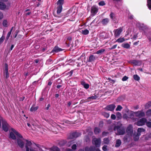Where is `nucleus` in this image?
Masks as SVG:
<instances>
[{
    "mask_svg": "<svg viewBox=\"0 0 151 151\" xmlns=\"http://www.w3.org/2000/svg\"><path fill=\"white\" fill-rule=\"evenodd\" d=\"M133 77L135 80L138 81L140 79V77L137 75H134Z\"/></svg>",
    "mask_w": 151,
    "mask_h": 151,
    "instance_id": "f704fd0d",
    "label": "nucleus"
},
{
    "mask_svg": "<svg viewBox=\"0 0 151 151\" xmlns=\"http://www.w3.org/2000/svg\"><path fill=\"white\" fill-rule=\"evenodd\" d=\"M21 139H17V143L19 145V146L21 147L22 148L23 147L24 145V141H25L23 137L22 138H21Z\"/></svg>",
    "mask_w": 151,
    "mask_h": 151,
    "instance_id": "9b49d317",
    "label": "nucleus"
},
{
    "mask_svg": "<svg viewBox=\"0 0 151 151\" xmlns=\"http://www.w3.org/2000/svg\"><path fill=\"white\" fill-rule=\"evenodd\" d=\"M147 121V120L145 118H142L138 121L136 123V124L138 126H142L145 124Z\"/></svg>",
    "mask_w": 151,
    "mask_h": 151,
    "instance_id": "423d86ee",
    "label": "nucleus"
},
{
    "mask_svg": "<svg viewBox=\"0 0 151 151\" xmlns=\"http://www.w3.org/2000/svg\"><path fill=\"white\" fill-rule=\"evenodd\" d=\"M62 50L61 48H59L58 47L55 46L52 50V52H58Z\"/></svg>",
    "mask_w": 151,
    "mask_h": 151,
    "instance_id": "aec40b11",
    "label": "nucleus"
},
{
    "mask_svg": "<svg viewBox=\"0 0 151 151\" xmlns=\"http://www.w3.org/2000/svg\"><path fill=\"white\" fill-rule=\"evenodd\" d=\"M116 106L114 104H111L107 106L104 109L106 110L113 111L115 108Z\"/></svg>",
    "mask_w": 151,
    "mask_h": 151,
    "instance_id": "0eeeda50",
    "label": "nucleus"
},
{
    "mask_svg": "<svg viewBox=\"0 0 151 151\" xmlns=\"http://www.w3.org/2000/svg\"><path fill=\"white\" fill-rule=\"evenodd\" d=\"M117 46V45H113L111 47V48L110 49H115V48H116V47Z\"/></svg>",
    "mask_w": 151,
    "mask_h": 151,
    "instance_id": "bf43d9fd",
    "label": "nucleus"
},
{
    "mask_svg": "<svg viewBox=\"0 0 151 151\" xmlns=\"http://www.w3.org/2000/svg\"><path fill=\"white\" fill-rule=\"evenodd\" d=\"M146 123L147 126L148 127L151 128V122H147Z\"/></svg>",
    "mask_w": 151,
    "mask_h": 151,
    "instance_id": "8fccbe9b",
    "label": "nucleus"
},
{
    "mask_svg": "<svg viewBox=\"0 0 151 151\" xmlns=\"http://www.w3.org/2000/svg\"><path fill=\"white\" fill-rule=\"evenodd\" d=\"M146 115L147 116H151V109H149L146 112Z\"/></svg>",
    "mask_w": 151,
    "mask_h": 151,
    "instance_id": "58836bf2",
    "label": "nucleus"
},
{
    "mask_svg": "<svg viewBox=\"0 0 151 151\" xmlns=\"http://www.w3.org/2000/svg\"><path fill=\"white\" fill-rule=\"evenodd\" d=\"M92 143L93 144L95 145L96 147H100L101 143V139L100 138H93L92 140Z\"/></svg>",
    "mask_w": 151,
    "mask_h": 151,
    "instance_id": "39448f33",
    "label": "nucleus"
},
{
    "mask_svg": "<svg viewBox=\"0 0 151 151\" xmlns=\"http://www.w3.org/2000/svg\"><path fill=\"white\" fill-rule=\"evenodd\" d=\"M10 6V4H9L6 6L3 3L0 2V9L1 10H5L8 9Z\"/></svg>",
    "mask_w": 151,
    "mask_h": 151,
    "instance_id": "6e6552de",
    "label": "nucleus"
},
{
    "mask_svg": "<svg viewBox=\"0 0 151 151\" xmlns=\"http://www.w3.org/2000/svg\"><path fill=\"white\" fill-rule=\"evenodd\" d=\"M59 149L57 147L54 146L52 147L51 151H59Z\"/></svg>",
    "mask_w": 151,
    "mask_h": 151,
    "instance_id": "7c9ffc66",
    "label": "nucleus"
},
{
    "mask_svg": "<svg viewBox=\"0 0 151 151\" xmlns=\"http://www.w3.org/2000/svg\"><path fill=\"white\" fill-rule=\"evenodd\" d=\"M142 63L141 60H132L130 61V63L135 65H140L142 64Z\"/></svg>",
    "mask_w": 151,
    "mask_h": 151,
    "instance_id": "9d476101",
    "label": "nucleus"
},
{
    "mask_svg": "<svg viewBox=\"0 0 151 151\" xmlns=\"http://www.w3.org/2000/svg\"><path fill=\"white\" fill-rule=\"evenodd\" d=\"M111 117L112 119L115 120L116 118V116L114 114H112L111 115Z\"/></svg>",
    "mask_w": 151,
    "mask_h": 151,
    "instance_id": "603ef678",
    "label": "nucleus"
},
{
    "mask_svg": "<svg viewBox=\"0 0 151 151\" xmlns=\"http://www.w3.org/2000/svg\"><path fill=\"white\" fill-rule=\"evenodd\" d=\"M11 132H10V137L13 139H15L16 137L14 135L15 134L19 138H22V136L15 129L12 128L11 129Z\"/></svg>",
    "mask_w": 151,
    "mask_h": 151,
    "instance_id": "f03ea898",
    "label": "nucleus"
},
{
    "mask_svg": "<svg viewBox=\"0 0 151 151\" xmlns=\"http://www.w3.org/2000/svg\"><path fill=\"white\" fill-rule=\"evenodd\" d=\"M147 3L148 8L150 9H151V0H148Z\"/></svg>",
    "mask_w": 151,
    "mask_h": 151,
    "instance_id": "79ce46f5",
    "label": "nucleus"
},
{
    "mask_svg": "<svg viewBox=\"0 0 151 151\" xmlns=\"http://www.w3.org/2000/svg\"><path fill=\"white\" fill-rule=\"evenodd\" d=\"M133 132L132 126V125H129L127 129V132L128 134L131 136Z\"/></svg>",
    "mask_w": 151,
    "mask_h": 151,
    "instance_id": "1a4fd4ad",
    "label": "nucleus"
},
{
    "mask_svg": "<svg viewBox=\"0 0 151 151\" xmlns=\"http://www.w3.org/2000/svg\"><path fill=\"white\" fill-rule=\"evenodd\" d=\"M122 107L120 105H118L116 109V111H120L122 109Z\"/></svg>",
    "mask_w": 151,
    "mask_h": 151,
    "instance_id": "37998d69",
    "label": "nucleus"
},
{
    "mask_svg": "<svg viewBox=\"0 0 151 151\" xmlns=\"http://www.w3.org/2000/svg\"><path fill=\"white\" fill-rule=\"evenodd\" d=\"M26 141L27 142L25 146L26 151H29V148L28 147L32 145V143L31 142L28 141L27 140H26Z\"/></svg>",
    "mask_w": 151,
    "mask_h": 151,
    "instance_id": "dca6fc26",
    "label": "nucleus"
},
{
    "mask_svg": "<svg viewBox=\"0 0 151 151\" xmlns=\"http://www.w3.org/2000/svg\"><path fill=\"white\" fill-rule=\"evenodd\" d=\"M105 51V50L104 49H102L99 50L97 51L96 53L97 54H101L103 53Z\"/></svg>",
    "mask_w": 151,
    "mask_h": 151,
    "instance_id": "c85d7f7f",
    "label": "nucleus"
},
{
    "mask_svg": "<svg viewBox=\"0 0 151 151\" xmlns=\"http://www.w3.org/2000/svg\"><path fill=\"white\" fill-rule=\"evenodd\" d=\"M13 27H12L10 30V31L8 33L6 37V38L7 40L8 39L11 33V32H12V31L13 29Z\"/></svg>",
    "mask_w": 151,
    "mask_h": 151,
    "instance_id": "a19ab883",
    "label": "nucleus"
},
{
    "mask_svg": "<svg viewBox=\"0 0 151 151\" xmlns=\"http://www.w3.org/2000/svg\"><path fill=\"white\" fill-rule=\"evenodd\" d=\"M57 14H60L62 11V6H58L57 7Z\"/></svg>",
    "mask_w": 151,
    "mask_h": 151,
    "instance_id": "4be33fe9",
    "label": "nucleus"
},
{
    "mask_svg": "<svg viewBox=\"0 0 151 151\" xmlns=\"http://www.w3.org/2000/svg\"><path fill=\"white\" fill-rule=\"evenodd\" d=\"M95 59V57L93 55H91L90 56L89 58L88 61L91 62Z\"/></svg>",
    "mask_w": 151,
    "mask_h": 151,
    "instance_id": "bb28decb",
    "label": "nucleus"
},
{
    "mask_svg": "<svg viewBox=\"0 0 151 151\" xmlns=\"http://www.w3.org/2000/svg\"><path fill=\"white\" fill-rule=\"evenodd\" d=\"M109 21V19L108 18H106L102 19L101 23L104 25L107 24Z\"/></svg>",
    "mask_w": 151,
    "mask_h": 151,
    "instance_id": "f3484780",
    "label": "nucleus"
},
{
    "mask_svg": "<svg viewBox=\"0 0 151 151\" xmlns=\"http://www.w3.org/2000/svg\"><path fill=\"white\" fill-rule=\"evenodd\" d=\"M52 83V82H49L48 83V85H51Z\"/></svg>",
    "mask_w": 151,
    "mask_h": 151,
    "instance_id": "0e129e2a",
    "label": "nucleus"
},
{
    "mask_svg": "<svg viewBox=\"0 0 151 151\" xmlns=\"http://www.w3.org/2000/svg\"><path fill=\"white\" fill-rule=\"evenodd\" d=\"M98 9L95 6H93L91 8V13L95 14L98 11Z\"/></svg>",
    "mask_w": 151,
    "mask_h": 151,
    "instance_id": "4468645a",
    "label": "nucleus"
},
{
    "mask_svg": "<svg viewBox=\"0 0 151 151\" xmlns=\"http://www.w3.org/2000/svg\"><path fill=\"white\" fill-rule=\"evenodd\" d=\"M64 0H58L57 2V5L58 6H62L63 4Z\"/></svg>",
    "mask_w": 151,
    "mask_h": 151,
    "instance_id": "cd10ccee",
    "label": "nucleus"
},
{
    "mask_svg": "<svg viewBox=\"0 0 151 151\" xmlns=\"http://www.w3.org/2000/svg\"><path fill=\"white\" fill-rule=\"evenodd\" d=\"M129 116L130 118L135 121H136V119L134 118V116L140 118L145 116V113L142 110L135 112L130 111L129 112Z\"/></svg>",
    "mask_w": 151,
    "mask_h": 151,
    "instance_id": "f257e3e1",
    "label": "nucleus"
},
{
    "mask_svg": "<svg viewBox=\"0 0 151 151\" xmlns=\"http://www.w3.org/2000/svg\"><path fill=\"white\" fill-rule=\"evenodd\" d=\"M104 142L105 144H108L109 142V140L108 138H105L104 139Z\"/></svg>",
    "mask_w": 151,
    "mask_h": 151,
    "instance_id": "a18cd8bd",
    "label": "nucleus"
},
{
    "mask_svg": "<svg viewBox=\"0 0 151 151\" xmlns=\"http://www.w3.org/2000/svg\"><path fill=\"white\" fill-rule=\"evenodd\" d=\"M4 17L2 13L0 11V20L2 19Z\"/></svg>",
    "mask_w": 151,
    "mask_h": 151,
    "instance_id": "5fc2aeb1",
    "label": "nucleus"
},
{
    "mask_svg": "<svg viewBox=\"0 0 151 151\" xmlns=\"http://www.w3.org/2000/svg\"><path fill=\"white\" fill-rule=\"evenodd\" d=\"M43 100V98H41L40 99V101H42Z\"/></svg>",
    "mask_w": 151,
    "mask_h": 151,
    "instance_id": "338daca9",
    "label": "nucleus"
},
{
    "mask_svg": "<svg viewBox=\"0 0 151 151\" xmlns=\"http://www.w3.org/2000/svg\"><path fill=\"white\" fill-rule=\"evenodd\" d=\"M97 97L96 96H92L91 97H89L88 98V100H89L90 99H96L97 98Z\"/></svg>",
    "mask_w": 151,
    "mask_h": 151,
    "instance_id": "ea45409f",
    "label": "nucleus"
},
{
    "mask_svg": "<svg viewBox=\"0 0 151 151\" xmlns=\"http://www.w3.org/2000/svg\"><path fill=\"white\" fill-rule=\"evenodd\" d=\"M6 67L5 68V70H6V73H5V75H6V78H8L9 77V73L8 72V69L7 68V65H6Z\"/></svg>",
    "mask_w": 151,
    "mask_h": 151,
    "instance_id": "c756f323",
    "label": "nucleus"
},
{
    "mask_svg": "<svg viewBox=\"0 0 151 151\" xmlns=\"http://www.w3.org/2000/svg\"><path fill=\"white\" fill-rule=\"evenodd\" d=\"M100 132V130L97 127H96L94 129V132L95 134H98Z\"/></svg>",
    "mask_w": 151,
    "mask_h": 151,
    "instance_id": "473e14b6",
    "label": "nucleus"
},
{
    "mask_svg": "<svg viewBox=\"0 0 151 151\" xmlns=\"http://www.w3.org/2000/svg\"><path fill=\"white\" fill-rule=\"evenodd\" d=\"M14 47V45H12L11 48L10 49V50H12V49Z\"/></svg>",
    "mask_w": 151,
    "mask_h": 151,
    "instance_id": "680f3d73",
    "label": "nucleus"
},
{
    "mask_svg": "<svg viewBox=\"0 0 151 151\" xmlns=\"http://www.w3.org/2000/svg\"><path fill=\"white\" fill-rule=\"evenodd\" d=\"M103 123L102 121H100L99 124V126L100 127H102L103 126Z\"/></svg>",
    "mask_w": 151,
    "mask_h": 151,
    "instance_id": "6e6d98bb",
    "label": "nucleus"
},
{
    "mask_svg": "<svg viewBox=\"0 0 151 151\" xmlns=\"http://www.w3.org/2000/svg\"><path fill=\"white\" fill-rule=\"evenodd\" d=\"M107 146L106 145H104L102 147V150L104 151H106L107 150Z\"/></svg>",
    "mask_w": 151,
    "mask_h": 151,
    "instance_id": "864d4df0",
    "label": "nucleus"
},
{
    "mask_svg": "<svg viewBox=\"0 0 151 151\" xmlns=\"http://www.w3.org/2000/svg\"><path fill=\"white\" fill-rule=\"evenodd\" d=\"M80 135L79 133L76 132H75L73 133L70 135V137L69 138L70 139H74L76 138Z\"/></svg>",
    "mask_w": 151,
    "mask_h": 151,
    "instance_id": "ddd939ff",
    "label": "nucleus"
},
{
    "mask_svg": "<svg viewBox=\"0 0 151 151\" xmlns=\"http://www.w3.org/2000/svg\"><path fill=\"white\" fill-rule=\"evenodd\" d=\"M116 116L118 119H120L122 118L121 114V113L119 112H117L116 113Z\"/></svg>",
    "mask_w": 151,
    "mask_h": 151,
    "instance_id": "c9c22d12",
    "label": "nucleus"
},
{
    "mask_svg": "<svg viewBox=\"0 0 151 151\" xmlns=\"http://www.w3.org/2000/svg\"><path fill=\"white\" fill-rule=\"evenodd\" d=\"M121 141L119 139H118L116 141V143L115 145L116 147H118L121 145Z\"/></svg>",
    "mask_w": 151,
    "mask_h": 151,
    "instance_id": "2f4dec72",
    "label": "nucleus"
},
{
    "mask_svg": "<svg viewBox=\"0 0 151 151\" xmlns=\"http://www.w3.org/2000/svg\"><path fill=\"white\" fill-rule=\"evenodd\" d=\"M9 125L6 121H4L2 123V127L4 130L6 132L8 130Z\"/></svg>",
    "mask_w": 151,
    "mask_h": 151,
    "instance_id": "f8f14e48",
    "label": "nucleus"
},
{
    "mask_svg": "<svg viewBox=\"0 0 151 151\" xmlns=\"http://www.w3.org/2000/svg\"><path fill=\"white\" fill-rule=\"evenodd\" d=\"M130 46V45L128 43H123L122 45V47L126 49L129 48Z\"/></svg>",
    "mask_w": 151,
    "mask_h": 151,
    "instance_id": "a211bd4d",
    "label": "nucleus"
},
{
    "mask_svg": "<svg viewBox=\"0 0 151 151\" xmlns=\"http://www.w3.org/2000/svg\"><path fill=\"white\" fill-rule=\"evenodd\" d=\"M30 151H35V150L34 149L32 148L30 149Z\"/></svg>",
    "mask_w": 151,
    "mask_h": 151,
    "instance_id": "e2e57ef3",
    "label": "nucleus"
},
{
    "mask_svg": "<svg viewBox=\"0 0 151 151\" xmlns=\"http://www.w3.org/2000/svg\"><path fill=\"white\" fill-rule=\"evenodd\" d=\"M99 4L100 6H103L105 5V3L104 1H101L99 3Z\"/></svg>",
    "mask_w": 151,
    "mask_h": 151,
    "instance_id": "de8ad7c7",
    "label": "nucleus"
},
{
    "mask_svg": "<svg viewBox=\"0 0 151 151\" xmlns=\"http://www.w3.org/2000/svg\"><path fill=\"white\" fill-rule=\"evenodd\" d=\"M110 18L112 19L113 20H114V19L115 18V14L111 12L110 14Z\"/></svg>",
    "mask_w": 151,
    "mask_h": 151,
    "instance_id": "72a5a7b5",
    "label": "nucleus"
},
{
    "mask_svg": "<svg viewBox=\"0 0 151 151\" xmlns=\"http://www.w3.org/2000/svg\"><path fill=\"white\" fill-rule=\"evenodd\" d=\"M78 96H82L84 95V93L82 91H80L78 93Z\"/></svg>",
    "mask_w": 151,
    "mask_h": 151,
    "instance_id": "3c124183",
    "label": "nucleus"
},
{
    "mask_svg": "<svg viewBox=\"0 0 151 151\" xmlns=\"http://www.w3.org/2000/svg\"><path fill=\"white\" fill-rule=\"evenodd\" d=\"M145 131V129L142 128H139L137 130L138 132L139 133V134L142 132H144Z\"/></svg>",
    "mask_w": 151,
    "mask_h": 151,
    "instance_id": "e433bc0d",
    "label": "nucleus"
},
{
    "mask_svg": "<svg viewBox=\"0 0 151 151\" xmlns=\"http://www.w3.org/2000/svg\"><path fill=\"white\" fill-rule=\"evenodd\" d=\"M128 79V77L126 76H124L122 78V81H125L127 80Z\"/></svg>",
    "mask_w": 151,
    "mask_h": 151,
    "instance_id": "09e8293b",
    "label": "nucleus"
},
{
    "mask_svg": "<svg viewBox=\"0 0 151 151\" xmlns=\"http://www.w3.org/2000/svg\"><path fill=\"white\" fill-rule=\"evenodd\" d=\"M66 151H73L71 149H68Z\"/></svg>",
    "mask_w": 151,
    "mask_h": 151,
    "instance_id": "774afa93",
    "label": "nucleus"
},
{
    "mask_svg": "<svg viewBox=\"0 0 151 151\" xmlns=\"http://www.w3.org/2000/svg\"><path fill=\"white\" fill-rule=\"evenodd\" d=\"M67 40H71V38L70 37H69L67 38Z\"/></svg>",
    "mask_w": 151,
    "mask_h": 151,
    "instance_id": "052dcab7",
    "label": "nucleus"
},
{
    "mask_svg": "<svg viewBox=\"0 0 151 151\" xmlns=\"http://www.w3.org/2000/svg\"><path fill=\"white\" fill-rule=\"evenodd\" d=\"M102 114L106 117L108 118L109 116V114L104 112L102 113Z\"/></svg>",
    "mask_w": 151,
    "mask_h": 151,
    "instance_id": "c03bdc74",
    "label": "nucleus"
},
{
    "mask_svg": "<svg viewBox=\"0 0 151 151\" xmlns=\"http://www.w3.org/2000/svg\"><path fill=\"white\" fill-rule=\"evenodd\" d=\"M130 111H129L128 114L129 116H128L126 114H125L123 115V118L126 119L127 120H129V119H130V118L132 119L131 118H130V116H129V112Z\"/></svg>",
    "mask_w": 151,
    "mask_h": 151,
    "instance_id": "5701e85b",
    "label": "nucleus"
},
{
    "mask_svg": "<svg viewBox=\"0 0 151 151\" xmlns=\"http://www.w3.org/2000/svg\"><path fill=\"white\" fill-rule=\"evenodd\" d=\"M3 24L4 27H6L7 26V22L6 20H4L3 22Z\"/></svg>",
    "mask_w": 151,
    "mask_h": 151,
    "instance_id": "49530a36",
    "label": "nucleus"
},
{
    "mask_svg": "<svg viewBox=\"0 0 151 151\" xmlns=\"http://www.w3.org/2000/svg\"><path fill=\"white\" fill-rule=\"evenodd\" d=\"M123 27H120L114 31V36L116 37H119L123 31Z\"/></svg>",
    "mask_w": 151,
    "mask_h": 151,
    "instance_id": "20e7f679",
    "label": "nucleus"
},
{
    "mask_svg": "<svg viewBox=\"0 0 151 151\" xmlns=\"http://www.w3.org/2000/svg\"><path fill=\"white\" fill-rule=\"evenodd\" d=\"M81 84L84 86V88L86 89H88L89 87V85L88 84L84 82H81Z\"/></svg>",
    "mask_w": 151,
    "mask_h": 151,
    "instance_id": "b1692460",
    "label": "nucleus"
},
{
    "mask_svg": "<svg viewBox=\"0 0 151 151\" xmlns=\"http://www.w3.org/2000/svg\"><path fill=\"white\" fill-rule=\"evenodd\" d=\"M151 106V102L150 101L148 102L145 105V109H148Z\"/></svg>",
    "mask_w": 151,
    "mask_h": 151,
    "instance_id": "a878e982",
    "label": "nucleus"
},
{
    "mask_svg": "<svg viewBox=\"0 0 151 151\" xmlns=\"http://www.w3.org/2000/svg\"><path fill=\"white\" fill-rule=\"evenodd\" d=\"M4 39V37H3V36L2 37L0 38V44H1L3 42Z\"/></svg>",
    "mask_w": 151,
    "mask_h": 151,
    "instance_id": "4d7b16f0",
    "label": "nucleus"
},
{
    "mask_svg": "<svg viewBox=\"0 0 151 151\" xmlns=\"http://www.w3.org/2000/svg\"><path fill=\"white\" fill-rule=\"evenodd\" d=\"M125 40L124 37H120L116 41V42L119 43H122Z\"/></svg>",
    "mask_w": 151,
    "mask_h": 151,
    "instance_id": "393cba45",
    "label": "nucleus"
},
{
    "mask_svg": "<svg viewBox=\"0 0 151 151\" xmlns=\"http://www.w3.org/2000/svg\"><path fill=\"white\" fill-rule=\"evenodd\" d=\"M38 109L37 106H36L35 105H33L30 109V111L33 112L36 111Z\"/></svg>",
    "mask_w": 151,
    "mask_h": 151,
    "instance_id": "6ab92c4d",
    "label": "nucleus"
},
{
    "mask_svg": "<svg viewBox=\"0 0 151 151\" xmlns=\"http://www.w3.org/2000/svg\"><path fill=\"white\" fill-rule=\"evenodd\" d=\"M140 135V134L136 133L134 135V139L135 141H137L139 139V136Z\"/></svg>",
    "mask_w": 151,
    "mask_h": 151,
    "instance_id": "412c9836",
    "label": "nucleus"
},
{
    "mask_svg": "<svg viewBox=\"0 0 151 151\" xmlns=\"http://www.w3.org/2000/svg\"><path fill=\"white\" fill-rule=\"evenodd\" d=\"M61 86L60 85H58L57 86V88H59L61 87Z\"/></svg>",
    "mask_w": 151,
    "mask_h": 151,
    "instance_id": "69168bd1",
    "label": "nucleus"
},
{
    "mask_svg": "<svg viewBox=\"0 0 151 151\" xmlns=\"http://www.w3.org/2000/svg\"><path fill=\"white\" fill-rule=\"evenodd\" d=\"M96 149L93 148H89L88 147H86V148L85 150L80 149L79 151H96Z\"/></svg>",
    "mask_w": 151,
    "mask_h": 151,
    "instance_id": "2eb2a0df",
    "label": "nucleus"
},
{
    "mask_svg": "<svg viewBox=\"0 0 151 151\" xmlns=\"http://www.w3.org/2000/svg\"><path fill=\"white\" fill-rule=\"evenodd\" d=\"M114 130L115 131L116 134L117 135H123L125 133V130L124 128L118 126L114 127Z\"/></svg>",
    "mask_w": 151,
    "mask_h": 151,
    "instance_id": "7ed1b4c3",
    "label": "nucleus"
},
{
    "mask_svg": "<svg viewBox=\"0 0 151 151\" xmlns=\"http://www.w3.org/2000/svg\"><path fill=\"white\" fill-rule=\"evenodd\" d=\"M76 148V144L73 145L72 146V148L73 150H75Z\"/></svg>",
    "mask_w": 151,
    "mask_h": 151,
    "instance_id": "13d9d810",
    "label": "nucleus"
},
{
    "mask_svg": "<svg viewBox=\"0 0 151 151\" xmlns=\"http://www.w3.org/2000/svg\"><path fill=\"white\" fill-rule=\"evenodd\" d=\"M82 33L84 35H86L88 34L89 31L87 29H85V30H82Z\"/></svg>",
    "mask_w": 151,
    "mask_h": 151,
    "instance_id": "4c0bfd02",
    "label": "nucleus"
}]
</instances>
